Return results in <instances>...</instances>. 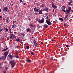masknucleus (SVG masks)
I'll return each mask as SVG.
<instances>
[{"label": "nucleus", "instance_id": "19", "mask_svg": "<svg viewBox=\"0 0 73 73\" xmlns=\"http://www.w3.org/2000/svg\"><path fill=\"white\" fill-rule=\"evenodd\" d=\"M68 10H69V11H71V7H69Z\"/></svg>", "mask_w": 73, "mask_h": 73}, {"label": "nucleus", "instance_id": "50", "mask_svg": "<svg viewBox=\"0 0 73 73\" xmlns=\"http://www.w3.org/2000/svg\"><path fill=\"white\" fill-rule=\"evenodd\" d=\"M66 47H68V45H67L66 46Z\"/></svg>", "mask_w": 73, "mask_h": 73}, {"label": "nucleus", "instance_id": "57", "mask_svg": "<svg viewBox=\"0 0 73 73\" xmlns=\"http://www.w3.org/2000/svg\"><path fill=\"white\" fill-rule=\"evenodd\" d=\"M44 62H43L42 63V64L43 65H44Z\"/></svg>", "mask_w": 73, "mask_h": 73}, {"label": "nucleus", "instance_id": "56", "mask_svg": "<svg viewBox=\"0 0 73 73\" xmlns=\"http://www.w3.org/2000/svg\"><path fill=\"white\" fill-rule=\"evenodd\" d=\"M14 33H16V32H14Z\"/></svg>", "mask_w": 73, "mask_h": 73}, {"label": "nucleus", "instance_id": "17", "mask_svg": "<svg viewBox=\"0 0 73 73\" xmlns=\"http://www.w3.org/2000/svg\"><path fill=\"white\" fill-rule=\"evenodd\" d=\"M27 62H31V60H29L28 59H27L26 60Z\"/></svg>", "mask_w": 73, "mask_h": 73}, {"label": "nucleus", "instance_id": "43", "mask_svg": "<svg viewBox=\"0 0 73 73\" xmlns=\"http://www.w3.org/2000/svg\"><path fill=\"white\" fill-rule=\"evenodd\" d=\"M3 73H6V71H3Z\"/></svg>", "mask_w": 73, "mask_h": 73}, {"label": "nucleus", "instance_id": "29", "mask_svg": "<svg viewBox=\"0 0 73 73\" xmlns=\"http://www.w3.org/2000/svg\"><path fill=\"white\" fill-rule=\"evenodd\" d=\"M7 23V24H8V23H9V21H8V20H7L6 21Z\"/></svg>", "mask_w": 73, "mask_h": 73}, {"label": "nucleus", "instance_id": "27", "mask_svg": "<svg viewBox=\"0 0 73 73\" xmlns=\"http://www.w3.org/2000/svg\"><path fill=\"white\" fill-rule=\"evenodd\" d=\"M3 29L2 28H1L0 29V32H1L2 31H3Z\"/></svg>", "mask_w": 73, "mask_h": 73}, {"label": "nucleus", "instance_id": "49", "mask_svg": "<svg viewBox=\"0 0 73 73\" xmlns=\"http://www.w3.org/2000/svg\"><path fill=\"white\" fill-rule=\"evenodd\" d=\"M19 47V46H16V48H18Z\"/></svg>", "mask_w": 73, "mask_h": 73}, {"label": "nucleus", "instance_id": "48", "mask_svg": "<svg viewBox=\"0 0 73 73\" xmlns=\"http://www.w3.org/2000/svg\"><path fill=\"white\" fill-rule=\"evenodd\" d=\"M2 18V16H0V19H1Z\"/></svg>", "mask_w": 73, "mask_h": 73}, {"label": "nucleus", "instance_id": "62", "mask_svg": "<svg viewBox=\"0 0 73 73\" xmlns=\"http://www.w3.org/2000/svg\"><path fill=\"white\" fill-rule=\"evenodd\" d=\"M57 48H58V46H57Z\"/></svg>", "mask_w": 73, "mask_h": 73}, {"label": "nucleus", "instance_id": "40", "mask_svg": "<svg viewBox=\"0 0 73 73\" xmlns=\"http://www.w3.org/2000/svg\"><path fill=\"white\" fill-rule=\"evenodd\" d=\"M26 4H27V3H25L24 4H23V5H25Z\"/></svg>", "mask_w": 73, "mask_h": 73}, {"label": "nucleus", "instance_id": "53", "mask_svg": "<svg viewBox=\"0 0 73 73\" xmlns=\"http://www.w3.org/2000/svg\"><path fill=\"white\" fill-rule=\"evenodd\" d=\"M1 59H2V57L1 58H0V60H1Z\"/></svg>", "mask_w": 73, "mask_h": 73}, {"label": "nucleus", "instance_id": "41", "mask_svg": "<svg viewBox=\"0 0 73 73\" xmlns=\"http://www.w3.org/2000/svg\"><path fill=\"white\" fill-rule=\"evenodd\" d=\"M46 19H48V16H47L46 17Z\"/></svg>", "mask_w": 73, "mask_h": 73}, {"label": "nucleus", "instance_id": "36", "mask_svg": "<svg viewBox=\"0 0 73 73\" xmlns=\"http://www.w3.org/2000/svg\"><path fill=\"white\" fill-rule=\"evenodd\" d=\"M9 31H10V32L11 31V29L9 28Z\"/></svg>", "mask_w": 73, "mask_h": 73}, {"label": "nucleus", "instance_id": "52", "mask_svg": "<svg viewBox=\"0 0 73 73\" xmlns=\"http://www.w3.org/2000/svg\"><path fill=\"white\" fill-rule=\"evenodd\" d=\"M35 15H37V13H35Z\"/></svg>", "mask_w": 73, "mask_h": 73}, {"label": "nucleus", "instance_id": "31", "mask_svg": "<svg viewBox=\"0 0 73 73\" xmlns=\"http://www.w3.org/2000/svg\"><path fill=\"white\" fill-rule=\"evenodd\" d=\"M16 57L17 58H19V56L18 55H17L16 56Z\"/></svg>", "mask_w": 73, "mask_h": 73}, {"label": "nucleus", "instance_id": "9", "mask_svg": "<svg viewBox=\"0 0 73 73\" xmlns=\"http://www.w3.org/2000/svg\"><path fill=\"white\" fill-rule=\"evenodd\" d=\"M8 7H5L3 8V11H8Z\"/></svg>", "mask_w": 73, "mask_h": 73}, {"label": "nucleus", "instance_id": "25", "mask_svg": "<svg viewBox=\"0 0 73 73\" xmlns=\"http://www.w3.org/2000/svg\"><path fill=\"white\" fill-rule=\"evenodd\" d=\"M66 11L67 12V13H69V12L70 11L68 10H66Z\"/></svg>", "mask_w": 73, "mask_h": 73}, {"label": "nucleus", "instance_id": "33", "mask_svg": "<svg viewBox=\"0 0 73 73\" xmlns=\"http://www.w3.org/2000/svg\"><path fill=\"white\" fill-rule=\"evenodd\" d=\"M30 26L31 27H33V25H32V24H31L30 25Z\"/></svg>", "mask_w": 73, "mask_h": 73}, {"label": "nucleus", "instance_id": "64", "mask_svg": "<svg viewBox=\"0 0 73 73\" xmlns=\"http://www.w3.org/2000/svg\"><path fill=\"white\" fill-rule=\"evenodd\" d=\"M11 5H13V4H11Z\"/></svg>", "mask_w": 73, "mask_h": 73}, {"label": "nucleus", "instance_id": "28", "mask_svg": "<svg viewBox=\"0 0 73 73\" xmlns=\"http://www.w3.org/2000/svg\"><path fill=\"white\" fill-rule=\"evenodd\" d=\"M21 35H22V36H25V34H24V33H22Z\"/></svg>", "mask_w": 73, "mask_h": 73}, {"label": "nucleus", "instance_id": "23", "mask_svg": "<svg viewBox=\"0 0 73 73\" xmlns=\"http://www.w3.org/2000/svg\"><path fill=\"white\" fill-rule=\"evenodd\" d=\"M39 14H42V10H40L39 12Z\"/></svg>", "mask_w": 73, "mask_h": 73}, {"label": "nucleus", "instance_id": "12", "mask_svg": "<svg viewBox=\"0 0 73 73\" xmlns=\"http://www.w3.org/2000/svg\"><path fill=\"white\" fill-rule=\"evenodd\" d=\"M43 27H44L45 28H47L48 27V26L46 24H45L43 25Z\"/></svg>", "mask_w": 73, "mask_h": 73}, {"label": "nucleus", "instance_id": "1", "mask_svg": "<svg viewBox=\"0 0 73 73\" xmlns=\"http://www.w3.org/2000/svg\"><path fill=\"white\" fill-rule=\"evenodd\" d=\"M9 63L10 64H11L12 68H13L15 66V64H16V62H15L14 60H12L10 61Z\"/></svg>", "mask_w": 73, "mask_h": 73}, {"label": "nucleus", "instance_id": "47", "mask_svg": "<svg viewBox=\"0 0 73 73\" xmlns=\"http://www.w3.org/2000/svg\"><path fill=\"white\" fill-rule=\"evenodd\" d=\"M1 12V9H0V12Z\"/></svg>", "mask_w": 73, "mask_h": 73}, {"label": "nucleus", "instance_id": "7", "mask_svg": "<svg viewBox=\"0 0 73 73\" xmlns=\"http://www.w3.org/2000/svg\"><path fill=\"white\" fill-rule=\"evenodd\" d=\"M8 54V52H6L4 53V56L7 57V56Z\"/></svg>", "mask_w": 73, "mask_h": 73}, {"label": "nucleus", "instance_id": "8", "mask_svg": "<svg viewBox=\"0 0 73 73\" xmlns=\"http://www.w3.org/2000/svg\"><path fill=\"white\" fill-rule=\"evenodd\" d=\"M2 59L3 60H5V59H6V57L5 56H2Z\"/></svg>", "mask_w": 73, "mask_h": 73}, {"label": "nucleus", "instance_id": "39", "mask_svg": "<svg viewBox=\"0 0 73 73\" xmlns=\"http://www.w3.org/2000/svg\"><path fill=\"white\" fill-rule=\"evenodd\" d=\"M50 60H53V58L52 57L51 58H50Z\"/></svg>", "mask_w": 73, "mask_h": 73}, {"label": "nucleus", "instance_id": "51", "mask_svg": "<svg viewBox=\"0 0 73 73\" xmlns=\"http://www.w3.org/2000/svg\"><path fill=\"white\" fill-rule=\"evenodd\" d=\"M41 44H43L44 43H43V42H41Z\"/></svg>", "mask_w": 73, "mask_h": 73}, {"label": "nucleus", "instance_id": "37", "mask_svg": "<svg viewBox=\"0 0 73 73\" xmlns=\"http://www.w3.org/2000/svg\"><path fill=\"white\" fill-rule=\"evenodd\" d=\"M42 11H45V9H43L42 10Z\"/></svg>", "mask_w": 73, "mask_h": 73}, {"label": "nucleus", "instance_id": "2", "mask_svg": "<svg viewBox=\"0 0 73 73\" xmlns=\"http://www.w3.org/2000/svg\"><path fill=\"white\" fill-rule=\"evenodd\" d=\"M46 23L49 25H52V23L49 21L48 20H46Z\"/></svg>", "mask_w": 73, "mask_h": 73}, {"label": "nucleus", "instance_id": "5", "mask_svg": "<svg viewBox=\"0 0 73 73\" xmlns=\"http://www.w3.org/2000/svg\"><path fill=\"white\" fill-rule=\"evenodd\" d=\"M52 7L54 9H56V8H57V6L54 5V3H53V2H52Z\"/></svg>", "mask_w": 73, "mask_h": 73}, {"label": "nucleus", "instance_id": "26", "mask_svg": "<svg viewBox=\"0 0 73 73\" xmlns=\"http://www.w3.org/2000/svg\"><path fill=\"white\" fill-rule=\"evenodd\" d=\"M26 48H27V49H29V46H26Z\"/></svg>", "mask_w": 73, "mask_h": 73}, {"label": "nucleus", "instance_id": "30", "mask_svg": "<svg viewBox=\"0 0 73 73\" xmlns=\"http://www.w3.org/2000/svg\"><path fill=\"white\" fill-rule=\"evenodd\" d=\"M68 16V15H67L66 16H65V19H66V18H67Z\"/></svg>", "mask_w": 73, "mask_h": 73}, {"label": "nucleus", "instance_id": "14", "mask_svg": "<svg viewBox=\"0 0 73 73\" xmlns=\"http://www.w3.org/2000/svg\"><path fill=\"white\" fill-rule=\"evenodd\" d=\"M72 0H71V1L68 4V5H72Z\"/></svg>", "mask_w": 73, "mask_h": 73}, {"label": "nucleus", "instance_id": "22", "mask_svg": "<svg viewBox=\"0 0 73 73\" xmlns=\"http://www.w3.org/2000/svg\"><path fill=\"white\" fill-rule=\"evenodd\" d=\"M44 3H42V6L41 7H42V8H43V7H44Z\"/></svg>", "mask_w": 73, "mask_h": 73}, {"label": "nucleus", "instance_id": "13", "mask_svg": "<svg viewBox=\"0 0 73 73\" xmlns=\"http://www.w3.org/2000/svg\"><path fill=\"white\" fill-rule=\"evenodd\" d=\"M11 36L10 37V38L11 39H12V37H13V34H11L10 35Z\"/></svg>", "mask_w": 73, "mask_h": 73}, {"label": "nucleus", "instance_id": "16", "mask_svg": "<svg viewBox=\"0 0 73 73\" xmlns=\"http://www.w3.org/2000/svg\"><path fill=\"white\" fill-rule=\"evenodd\" d=\"M45 11H46V12H48V9L47 8H45Z\"/></svg>", "mask_w": 73, "mask_h": 73}, {"label": "nucleus", "instance_id": "4", "mask_svg": "<svg viewBox=\"0 0 73 73\" xmlns=\"http://www.w3.org/2000/svg\"><path fill=\"white\" fill-rule=\"evenodd\" d=\"M44 19L43 18H42V20H39L38 21V22L40 24H42L43 23H44Z\"/></svg>", "mask_w": 73, "mask_h": 73}, {"label": "nucleus", "instance_id": "58", "mask_svg": "<svg viewBox=\"0 0 73 73\" xmlns=\"http://www.w3.org/2000/svg\"><path fill=\"white\" fill-rule=\"evenodd\" d=\"M10 32V33L12 34V32H11V31Z\"/></svg>", "mask_w": 73, "mask_h": 73}, {"label": "nucleus", "instance_id": "38", "mask_svg": "<svg viewBox=\"0 0 73 73\" xmlns=\"http://www.w3.org/2000/svg\"><path fill=\"white\" fill-rule=\"evenodd\" d=\"M13 37L14 38H16V37L15 36H13Z\"/></svg>", "mask_w": 73, "mask_h": 73}, {"label": "nucleus", "instance_id": "60", "mask_svg": "<svg viewBox=\"0 0 73 73\" xmlns=\"http://www.w3.org/2000/svg\"><path fill=\"white\" fill-rule=\"evenodd\" d=\"M71 12H73V10H72V11H71Z\"/></svg>", "mask_w": 73, "mask_h": 73}, {"label": "nucleus", "instance_id": "46", "mask_svg": "<svg viewBox=\"0 0 73 73\" xmlns=\"http://www.w3.org/2000/svg\"><path fill=\"white\" fill-rule=\"evenodd\" d=\"M29 20V21H31V19L29 18L28 19Z\"/></svg>", "mask_w": 73, "mask_h": 73}, {"label": "nucleus", "instance_id": "34", "mask_svg": "<svg viewBox=\"0 0 73 73\" xmlns=\"http://www.w3.org/2000/svg\"><path fill=\"white\" fill-rule=\"evenodd\" d=\"M31 54H32V55H33V54H34V53H33V52H31Z\"/></svg>", "mask_w": 73, "mask_h": 73}, {"label": "nucleus", "instance_id": "54", "mask_svg": "<svg viewBox=\"0 0 73 73\" xmlns=\"http://www.w3.org/2000/svg\"><path fill=\"white\" fill-rule=\"evenodd\" d=\"M52 42H53L54 41V40H53V39H52Z\"/></svg>", "mask_w": 73, "mask_h": 73}, {"label": "nucleus", "instance_id": "6", "mask_svg": "<svg viewBox=\"0 0 73 73\" xmlns=\"http://www.w3.org/2000/svg\"><path fill=\"white\" fill-rule=\"evenodd\" d=\"M62 11H64V12H66V11L65 10V6H62Z\"/></svg>", "mask_w": 73, "mask_h": 73}, {"label": "nucleus", "instance_id": "15", "mask_svg": "<svg viewBox=\"0 0 73 73\" xmlns=\"http://www.w3.org/2000/svg\"><path fill=\"white\" fill-rule=\"evenodd\" d=\"M8 56L9 57H10L11 58H12V57H13L10 54Z\"/></svg>", "mask_w": 73, "mask_h": 73}, {"label": "nucleus", "instance_id": "45", "mask_svg": "<svg viewBox=\"0 0 73 73\" xmlns=\"http://www.w3.org/2000/svg\"><path fill=\"white\" fill-rule=\"evenodd\" d=\"M13 24H15V21H13Z\"/></svg>", "mask_w": 73, "mask_h": 73}, {"label": "nucleus", "instance_id": "21", "mask_svg": "<svg viewBox=\"0 0 73 73\" xmlns=\"http://www.w3.org/2000/svg\"><path fill=\"white\" fill-rule=\"evenodd\" d=\"M8 49V48H6V49H4L3 51H6Z\"/></svg>", "mask_w": 73, "mask_h": 73}, {"label": "nucleus", "instance_id": "63", "mask_svg": "<svg viewBox=\"0 0 73 73\" xmlns=\"http://www.w3.org/2000/svg\"><path fill=\"white\" fill-rule=\"evenodd\" d=\"M1 20H2V19H1Z\"/></svg>", "mask_w": 73, "mask_h": 73}, {"label": "nucleus", "instance_id": "20", "mask_svg": "<svg viewBox=\"0 0 73 73\" xmlns=\"http://www.w3.org/2000/svg\"><path fill=\"white\" fill-rule=\"evenodd\" d=\"M60 20H61V21H63V19L62 18H59Z\"/></svg>", "mask_w": 73, "mask_h": 73}, {"label": "nucleus", "instance_id": "3", "mask_svg": "<svg viewBox=\"0 0 73 73\" xmlns=\"http://www.w3.org/2000/svg\"><path fill=\"white\" fill-rule=\"evenodd\" d=\"M33 42L35 46H37L38 45V43L36 42L35 39H34Z\"/></svg>", "mask_w": 73, "mask_h": 73}, {"label": "nucleus", "instance_id": "55", "mask_svg": "<svg viewBox=\"0 0 73 73\" xmlns=\"http://www.w3.org/2000/svg\"><path fill=\"white\" fill-rule=\"evenodd\" d=\"M20 2H22V0H20Z\"/></svg>", "mask_w": 73, "mask_h": 73}, {"label": "nucleus", "instance_id": "59", "mask_svg": "<svg viewBox=\"0 0 73 73\" xmlns=\"http://www.w3.org/2000/svg\"><path fill=\"white\" fill-rule=\"evenodd\" d=\"M41 1H44V0H41Z\"/></svg>", "mask_w": 73, "mask_h": 73}, {"label": "nucleus", "instance_id": "61", "mask_svg": "<svg viewBox=\"0 0 73 73\" xmlns=\"http://www.w3.org/2000/svg\"><path fill=\"white\" fill-rule=\"evenodd\" d=\"M2 0V1H4V0Z\"/></svg>", "mask_w": 73, "mask_h": 73}, {"label": "nucleus", "instance_id": "44", "mask_svg": "<svg viewBox=\"0 0 73 73\" xmlns=\"http://www.w3.org/2000/svg\"><path fill=\"white\" fill-rule=\"evenodd\" d=\"M16 54H17V53H18V52L17 51V52H16Z\"/></svg>", "mask_w": 73, "mask_h": 73}, {"label": "nucleus", "instance_id": "35", "mask_svg": "<svg viewBox=\"0 0 73 73\" xmlns=\"http://www.w3.org/2000/svg\"><path fill=\"white\" fill-rule=\"evenodd\" d=\"M5 69L6 70H7L8 69V68L7 67H5Z\"/></svg>", "mask_w": 73, "mask_h": 73}, {"label": "nucleus", "instance_id": "24", "mask_svg": "<svg viewBox=\"0 0 73 73\" xmlns=\"http://www.w3.org/2000/svg\"><path fill=\"white\" fill-rule=\"evenodd\" d=\"M26 31H31V29H27Z\"/></svg>", "mask_w": 73, "mask_h": 73}, {"label": "nucleus", "instance_id": "42", "mask_svg": "<svg viewBox=\"0 0 73 73\" xmlns=\"http://www.w3.org/2000/svg\"><path fill=\"white\" fill-rule=\"evenodd\" d=\"M64 27H66V24L65 23L64 24Z\"/></svg>", "mask_w": 73, "mask_h": 73}, {"label": "nucleus", "instance_id": "32", "mask_svg": "<svg viewBox=\"0 0 73 73\" xmlns=\"http://www.w3.org/2000/svg\"><path fill=\"white\" fill-rule=\"evenodd\" d=\"M6 31H7V32H8V29L7 28L6 29Z\"/></svg>", "mask_w": 73, "mask_h": 73}, {"label": "nucleus", "instance_id": "10", "mask_svg": "<svg viewBox=\"0 0 73 73\" xmlns=\"http://www.w3.org/2000/svg\"><path fill=\"white\" fill-rule=\"evenodd\" d=\"M34 11H39V9H37V8L35 7L34 9Z\"/></svg>", "mask_w": 73, "mask_h": 73}, {"label": "nucleus", "instance_id": "11", "mask_svg": "<svg viewBox=\"0 0 73 73\" xmlns=\"http://www.w3.org/2000/svg\"><path fill=\"white\" fill-rule=\"evenodd\" d=\"M17 27V26H16V25H13L12 26V28L13 29L15 28H16V27Z\"/></svg>", "mask_w": 73, "mask_h": 73}, {"label": "nucleus", "instance_id": "18", "mask_svg": "<svg viewBox=\"0 0 73 73\" xmlns=\"http://www.w3.org/2000/svg\"><path fill=\"white\" fill-rule=\"evenodd\" d=\"M16 40L17 41V42H19V41H20V39L19 38H17L16 39Z\"/></svg>", "mask_w": 73, "mask_h": 73}]
</instances>
